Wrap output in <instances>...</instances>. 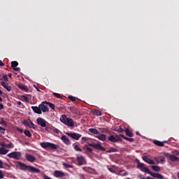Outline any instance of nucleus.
Returning a JSON list of instances; mask_svg holds the SVG:
<instances>
[{
  "label": "nucleus",
  "mask_w": 179,
  "mask_h": 179,
  "mask_svg": "<svg viewBox=\"0 0 179 179\" xmlns=\"http://www.w3.org/2000/svg\"><path fill=\"white\" fill-rule=\"evenodd\" d=\"M137 163V169H141V171H143V173H147L148 174H150L152 177L154 178H158V179H164V176L160 173H156L150 172V170L149 169L146 168V165L145 164L141 163L139 159L136 160Z\"/></svg>",
  "instance_id": "nucleus-1"
},
{
  "label": "nucleus",
  "mask_w": 179,
  "mask_h": 179,
  "mask_svg": "<svg viewBox=\"0 0 179 179\" xmlns=\"http://www.w3.org/2000/svg\"><path fill=\"white\" fill-rule=\"evenodd\" d=\"M3 101L2 97L0 96V102Z\"/></svg>",
  "instance_id": "nucleus-63"
},
{
  "label": "nucleus",
  "mask_w": 179,
  "mask_h": 179,
  "mask_svg": "<svg viewBox=\"0 0 179 179\" xmlns=\"http://www.w3.org/2000/svg\"><path fill=\"white\" fill-rule=\"evenodd\" d=\"M3 80H6V82H8V76L4 75V76H3Z\"/></svg>",
  "instance_id": "nucleus-48"
},
{
  "label": "nucleus",
  "mask_w": 179,
  "mask_h": 179,
  "mask_svg": "<svg viewBox=\"0 0 179 179\" xmlns=\"http://www.w3.org/2000/svg\"><path fill=\"white\" fill-rule=\"evenodd\" d=\"M94 115H99V116H101L103 114L101 113V111H100L99 110H95L94 111Z\"/></svg>",
  "instance_id": "nucleus-34"
},
{
  "label": "nucleus",
  "mask_w": 179,
  "mask_h": 179,
  "mask_svg": "<svg viewBox=\"0 0 179 179\" xmlns=\"http://www.w3.org/2000/svg\"><path fill=\"white\" fill-rule=\"evenodd\" d=\"M173 153H174V155H176L177 156H179V150H175Z\"/></svg>",
  "instance_id": "nucleus-46"
},
{
  "label": "nucleus",
  "mask_w": 179,
  "mask_h": 179,
  "mask_svg": "<svg viewBox=\"0 0 179 179\" xmlns=\"http://www.w3.org/2000/svg\"><path fill=\"white\" fill-rule=\"evenodd\" d=\"M63 166L64 167H65L66 169H73V166L69 164H66L65 162L63 163Z\"/></svg>",
  "instance_id": "nucleus-33"
},
{
  "label": "nucleus",
  "mask_w": 179,
  "mask_h": 179,
  "mask_svg": "<svg viewBox=\"0 0 179 179\" xmlns=\"http://www.w3.org/2000/svg\"><path fill=\"white\" fill-rule=\"evenodd\" d=\"M86 143H87L88 146H91L92 148H94V149H96V150H102V152H106V148L101 145V143H90V140L87 141Z\"/></svg>",
  "instance_id": "nucleus-5"
},
{
  "label": "nucleus",
  "mask_w": 179,
  "mask_h": 179,
  "mask_svg": "<svg viewBox=\"0 0 179 179\" xmlns=\"http://www.w3.org/2000/svg\"><path fill=\"white\" fill-rule=\"evenodd\" d=\"M3 148H7L8 149H13V148H15V145L12 143H10L8 144H3Z\"/></svg>",
  "instance_id": "nucleus-27"
},
{
  "label": "nucleus",
  "mask_w": 179,
  "mask_h": 179,
  "mask_svg": "<svg viewBox=\"0 0 179 179\" xmlns=\"http://www.w3.org/2000/svg\"><path fill=\"white\" fill-rule=\"evenodd\" d=\"M126 176H128V172H125L123 173V176L125 177Z\"/></svg>",
  "instance_id": "nucleus-58"
},
{
  "label": "nucleus",
  "mask_w": 179,
  "mask_h": 179,
  "mask_svg": "<svg viewBox=\"0 0 179 179\" xmlns=\"http://www.w3.org/2000/svg\"><path fill=\"white\" fill-rule=\"evenodd\" d=\"M142 159L144 162H145V163H148V164H156L155 161L153 159H149L148 156H143Z\"/></svg>",
  "instance_id": "nucleus-17"
},
{
  "label": "nucleus",
  "mask_w": 179,
  "mask_h": 179,
  "mask_svg": "<svg viewBox=\"0 0 179 179\" xmlns=\"http://www.w3.org/2000/svg\"><path fill=\"white\" fill-rule=\"evenodd\" d=\"M108 141H109L110 142H113V143H117V138H115V136H114L113 135L109 136L108 138Z\"/></svg>",
  "instance_id": "nucleus-23"
},
{
  "label": "nucleus",
  "mask_w": 179,
  "mask_h": 179,
  "mask_svg": "<svg viewBox=\"0 0 179 179\" xmlns=\"http://www.w3.org/2000/svg\"><path fill=\"white\" fill-rule=\"evenodd\" d=\"M4 176H3V172H2V171L0 170V179L3 178Z\"/></svg>",
  "instance_id": "nucleus-47"
},
{
  "label": "nucleus",
  "mask_w": 179,
  "mask_h": 179,
  "mask_svg": "<svg viewBox=\"0 0 179 179\" xmlns=\"http://www.w3.org/2000/svg\"><path fill=\"white\" fill-rule=\"evenodd\" d=\"M3 162L1 161V160H0V169H3Z\"/></svg>",
  "instance_id": "nucleus-50"
},
{
  "label": "nucleus",
  "mask_w": 179,
  "mask_h": 179,
  "mask_svg": "<svg viewBox=\"0 0 179 179\" xmlns=\"http://www.w3.org/2000/svg\"><path fill=\"white\" fill-rule=\"evenodd\" d=\"M0 133L2 134L3 135H5V130H1Z\"/></svg>",
  "instance_id": "nucleus-57"
},
{
  "label": "nucleus",
  "mask_w": 179,
  "mask_h": 179,
  "mask_svg": "<svg viewBox=\"0 0 179 179\" xmlns=\"http://www.w3.org/2000/svg\"><path fill=\"white\" fill-rule=\"evenodd\" d=\"M61 141H62V142L65 144V145H71V141H69V138H67L66 136L65 135H63L62 137H61Z\"/></svg>",
  "instance_id": "nucleus-18"
},
{
  "label": "nucleus",
  "mask_w": 179,
  "mask_h": 179,
  "mask_svg": "<svg viewBox=\"0 0 179 179\" xmlns=\"http://www.w3.org/2000/svg\"><path fill=\"white\" fill-rule=\"evenodd\" d=\"M18 87L20 89H21V90H24L25 92H27V90H29V88L27 87V86L23 85V84H20L18 85Z\"/></svg>",
  "instance_id": "nucleus-25"
},
{
  "label": "nucleus",
  "mask_w": 179,
  "mask_h": 179,
  "mask_svg": "<svg viewBox=\"0 0 179 179\" xmlns=\"http://www.w3.org/2000/svg\"><path fill=\"white\" fill-rule=\"evenodd\" d=\"M46 104L48 106H49V107H50V108H52V110H53V111H55V105H54V103H50V102H47Z\"/></svg>",
  "instance_id": "nucleus-31"
},
{
  "label": "nucleus",
  "mask_w": 179,
  "mask_h": 179,
  "mask_svg": "<svg viewBox=\"0 0 179 179\" xmlns=\"http://www.w3.org/2000/svg\"><path fill=\"white\" fill-rule=\"evenodd\" d=\"M124 136L123 134H120V135H115V138L117 141V142H120V141H122L121 138L124 139Z\"/></svg>",
  "instance_id": "nucleus-26"
},
{
  "label": "nucleus",
  "mask_w": 179,
  "mask_h": 179,
  "mask_svg": "<svg viewBox=\"0 0 179 179\" xmlns=\"http://www.w3.org/2000/svg\"><path fill=\"white\" fill-rule=\"evenodd\" d=\"M77 162L78 166H83V164H86V158L82 155H77Z\"/></svg>",
  "instance_id": "nucleus-10"
},
{
  "label": "nucleus",
  "mask_w": 179,
  "mask_h": 179,
  "mask_svg": "<svg viewBox=\"0 0 179 179\" xmlns=\"http://www.w3.org/2000/svg\"><path fill=\"white\" fill-rule=\"evenodd\" d=\"M24 134L28 138H31V133L29 130H24Z\"/></svg>",
  "instance_id": "nucleus-32"
},
{
  "label": "nucleus",
  "mask_w": 179,
  "mask_h": 179,
  "mask_svg": "<svg viewBox=\"0 0 179 179\" xmlns=\"http://www.w3.org/2000/svg\"><path fill=\"white\" fill-rule=\"evenodd\" d=\"M47 101H43L41 104H39V107L41 108V111L43 113H48L50 110L48 109V106H47Z\"/></svg>",
  "instance_id": "nucleus-9"
},
{
  "label": "nucleus",
  "mask_w": 179,
  "mask_h": 179,
  "mask_svg": "<svg viewBox=\"0 0 179 179\" xmlns=\"http://www.w3.org/2000/svg\"><path fill=\"white\" fill-rule=\"evenodd\" d=\"M80 177L81 179H86V178H85V176L83 175H80Z\"/></svg>",
  "instance_id": "nucleus-60"
},
{
  "label": "nucleus",
  "mask_w": 179,
  "mask_h": 179,
  "mask_svg": "<svg viewBox=\"0 0 179 179\" xmlns=\"http://www.w3.org/2000/svg\"><path fill=\"white\" fill-rule=\"evenodd\" d=\"M0 110H3V104L0 103Z\"/></svg>",
  "instance_id": "nucleus-54"
},
{
  "label": "nucleus",
  "mask_w": 179,
  "mask_h": 179,
  "mask_svg": "<svg viewBox=\"0 0 179 179\" xmlns=\"http://www.w3.org/2000/svg\"><path fill=\"white\" fill-rule=\"evenodd\" d=\"M1 125H4V127H6L8 125V123L5 122L4 120H1L0 122Z\"/></svg>",
  "instance_id": "nucleus-44"
},
{
  "label": "nucleus",
  "mask_w": 179,
  "mask_h": 179,
  "mask_svg": "<svg viewBox=\"0 0 179 179\" xmlns=\"http://www.w3.org/2000/svg\"><path fill=\"white\" fill-rule=\"evenodd\" d=\"M124 129H122V127H120L118 129H117V131L120 132V134H122V132H124Z\"/></svg>",
  "instance_id": "nucleus-45"
},
{
  "label": "nucleus",
  "mask_w": 179,
  "mask_h": 179,
  "mask_svg": "<svg viewBox=\"0 0 179 179\" xmlns=\"http://www.w3.org/2000/svg\"><path fill=\"white\" fill-rule=\"evenodd\" d=\"M17 106H22V103L20 101L17 102Z\"/></svg>",
  "instance_id": "nucleus-59"
},
{
  "label": "nucleus",
  "mask_w": 179,
  "mask_h": 179,
  "mask_svg": "<svg viewBox=\"0 0 179 179\" xmlns=\"http://www.w3.org/2000/svg\"><path fill=\"white\" fill-rule=\"evenodd\" d=\"M83 150H85L86 155H90V153H93V149L87 147V145H85L83 148Z\"/></svg>",
  "instance_id": "nucleus-20"
},
{
  "label": "nucleus",
  "mask_w": 179,
  "mask_h": 179,
  "mask_svg": "<svg viewBox=\"0 0 179 179\" xmlns=\"http://www.w3.org/2000/svg\"><path fill=\"white\" fill-rule=\"evenodd\" d=\"M17 163L20 170H22V171H30V173H41V171L40 169L31 166L30 165H27L26 164L20 162H16Z\"/></svg>",
  "instance_id": "nucleus-2"
},
{
  "label": "nucleus",
  "mask_w": 179,
  "mask_h": 179,
  "mask_svg": "<svg viewBox=\"0 0 179 179\" xmlns=\"http://www.w3.org/2000/svg\"><path fill=\"white\" fill-rule=\"evenodd\" d=\"M67 136L71 138V139H74L75 141H79L80 138H82V134L78 133H66Z\"/></svg>",
  "instance_id": "nucleus-8"
},
{
  "label": "nucleus",
  "mask_w": 179,
  "mask_h": 179,
  "mask_svg": "<svg viewBox=\"0 0 179 179\" xmlns=\"http://www.w3.org/2000/svg\"><path fill=\"white\" fill-rule=\"evenodd\" d=\"M89 132H91V134H94V135L100 134V131L99 130H97L96 129H94V128L89 129Z\"/></svg>",
  "instance_id": "nucleus-22"
},
{
  "label": "nucleus",
  "mask_w": 179,
  "mask_h": 179,
  "mask_svg": "<svg viewBox=\"0 0 179 179\" xmlns=\"http://www.w3.org/2000/svg\"><path fill=\"white\" fill-rule=\"evenodd\" d=\"M8 77H9V78H12V73H9V74H8Z\"/></svg>",
  "instance_id": "nucleus-62"
},
{
  "label": "nucleus",
  "mask_w": 179,
  "mask_h": 179,
  "mask_svg": "<svg viewBox=\"0 0 179 179\" xmlns=\"http://www.w3.org/2000/svg\"><path fill=\"white\" fill-rule=\"evenodd\" d=\"M96 138L102 142H106L107 141V136L106 134H100L96 136Z\"/></svg>",
  "instance_id": "nucleus-15"
},
{
  "label": "nucleus",
  "mask_w": 179,
  "mask_h": 179,
  "mask_svg": "<svg viewBox=\"0 0 179 179\" xmlns=\"http://www.w3.org/2000/svg\"><path fill=\"white\" fill-rule=\"evenodd\" d=\"M0 133L2 134L3 135H5V130H1Z\"/></svg>",
  "instance_id": "nucleus-56"
},
{
  "label": "nucleus",
  "mask_w": 179,
  "mask_h": 179,
  "mask_svg": "<svg viewBox=\"0 0 179 179\" xmlns=\"http://www.w3.org/2000/svg\"><path fill=\"white\" fill-rule=\"evenodd\" d=\"M74 150H76V152H82L81 148H80L79 145H74Z\"/></svg>",
  "instance_id": "nucleus-36"
},
{
  "label": "nucleus",
  "mask_w": 179,
  "mask_h": 179,
  "mask_svg": "<svg viewBox=\"0 0 179 179\" xmlns=\"http://www.w3.org/2000/svg\"><path fill=\"white\" fill-rule=\"evenodd\" d=\"M36 122L38 125L41 126L43 128H45L47 127V121L41 117H38L36 119Z\"/></svg>",
  "instance_id": "nucleus-11"
},
{
  "label": "nucleus",
  "mask_w": 179,
  "mask_h": 179,
  "mask_svg": "<svg viewBox=\"0 0 179 179\" xmlns=\"http://www.w3.org/2000/svg\"><path fill=\"white\" fill-rule=\"evenodd\" d=\"M69 100H71V101H76V97L73 96H69Z\"/></svg>",
  "instance_id": "nucleus-41"
},
{
  "label": "nucleus",
  "mask_w": 179,
  "mask_h": 179,
  "mask_svg": "<svg viewBox=\"0 0 179 179\" xmlns=\"http://www.w3.org/2000/svg\"><path fill=\"white\" fill-rule=\"evenodd\" d=\"M52 131H53V132H55V134H59V132H60L59 129H58L55 127H52Z\"/></svg>",
  "instance_id": "nucleus-38"
},
{
  "label": "nucleus",
  "mask_w": 179,
  "mask_h": 179,
  "mask_svg": "<svg viewBox=\"0 0 179 179\" xmlns=\"http://www.w3.org/2000/svg\"><path fill=\"white\" fill-rule=\"evenodd\" d=\"M108 170L110 171V173H115V171H114L113 168H108Z\"/></svg>",
  "instance_id": "nucleus-51"
},
{
  "label": "nucleus",
  "mask_w": 179,
  "mask_h": 179,
  "mask_svg": "<svg viewBox=\"0 0 179 179\" xmlns=\"http://www.w3.org/2000/svg\"><path fill=\"white\" fill-rule=\"evenodd\" d=\"M25 159L27 160V162H29L30 163H34V161L37 160L36 157H34L30 154L25 155Z\"/></svg>",
  "instance_id": "nucleus-13"
},
{
  "label": "nucleus",
  "mask_w": 179,
  "mask_h": 179,
  "mask_svg": "<svg viewBox=\"0 0 179 179\" xmlns=\"http://www.w3.org/2000/svg\"><path fill=\"white\" fill-rule=\"evenodd\" d=\"M23 125L25 127H28L29 128H32L33 129H36V124L31 122L30 119L24 120L22 122Z\"/></svg>",
  "instance_id": "nucleus-7"
},
{
  "label": "nucleus",
  "mask_w": 179,
  "mask_h": 179,
  "mask_svg": "<svg viewBox=\"0 0 179 179\" xmlns=\"http://www.w3.org/2000/svg\"><path fill=\"white\" fill-rule=\"evenodd\" d=\"M54 176L57 178H62V177H65V173L61 171H55Z\"/></svg>",
  "instance_id": "nucleus-14"
},
{
  "label": "nucleus",
  "mask_w": 179,
  "mask_h": 179,
  "mask_svg": "<svg viewBox=\"0 0 179 179\" xmlns=\"http://www.w3.org/2000/svg\"><path fill=\"white\" fill-rule=\"evenodd\" d=\"M164 156L166 157H169V159L171 162H179V157L175 156L174 155H171L169 153H165Z\"/></svg>",
  "instance_id": "nucleus-12"
},
{
  "label": "nucleus",
  "mask_w": 179,
  "mask_h": 179,
  "mask_svg": "<svg viewBox=\"0 0 179 179\" xmlns=\"http://www.w3.org/2000/svg\"><path fill=\"white\" fill-rule=\"evenodd\" d=\"M1 131H6V129L0 126V132H1Z\"/></svg>",
  "instance_id": "nucleus-55"
},
{
  "label": "nucleus",
  "mask_w": 179,
  "mask_h": 179,
  "mask_svg": "<svg viewBox=\"0 0 179 179\" xmlns=\"http://www.w3.org/2000/svg\"><path fill=\"white\" fill-rule=\"evenodd\" d=\"M117 150L116 148H110L107 152H108V153H113V152H117Z\"/></svg>",
  "instance_id": "nucleus-39"
},
{
  "label": "nucleus",
  "mask_w": 179,
  "mask_h": 179,
  "mask_svg": "<svg viewBox=\"0 0 179 179\" xmlns=\"http://www.w3.org/2000/svg\"><path fill=\"white\" fill-rule=\"evenodd\" d=\"M7 156L10 159H15V160H20V157H22V152L14 151L8 154Z\"/></svg>",
  "instance_id": "nucleus-6"
},
{
  "label": "nucleus",
  "mask_w": 179,
  "mask_h": 179,
  "mask_svg": "<svg viewBox=\"0 0 179 179\" xmlns=\"http://www.w3.org/2000/svg\"><path fill=\"white\" fill-rule=\"evenodd\" d=\"M22 99H24V100L25 101H27V103H29V97L27 96H25V95H23L22 96Z\"/></svg>",
  "instance_id": "nucleus-40"
},
{
  "label": "nucleus",
  "mask_w": 179,
  "mask_h": 179,
  "mask_svg": "<svg viewBox=\"0 0 179 179\" xmlns=\"http://www.w3.org/2000/svg\"><path fill=\"white\" fill-rule=\"evenodd\" d=\"M124 132L126 133L127 136H129V138H132V136H134V133L129 131V129H126Z\"/></svg>",
  "instance_id": "nucleus-24"
},
{
  "label": "nucleus",
  "mask_w": 179,
  "mask_h": 179,
  "mask_svg": "<svg viewBox=\"0 0 179 179\" xmlns=\"http://www.w3.org/2000/svg\"><path fill=\"white\" fill-rule=\"evenodd\" d=\"M9 152L8 150H6L3 148H0V155H6Z\"/></svg>",
  "instance_id": "nucleus-28"
},
{
  "label": "nucleus",
  "mask_w": 179,
  "mask_h": 179,
  "mask_svg": "<svg viewBox=\"0 0 179 179\" xmlns=\"http://www.w3.org/2000/svg\"><path fill=\"white\" fill-rule=\"evenodd\" d=\"M31 110L35 113L36 114H43L41 112V109L40 108V106H31Z\"/></svg>",
  "instance_id": "nucleus-19"
},
{
  "label": "nucleus",
  "mask_w": 179,
  "mask_h": 179,
  "mask_svg": "<svg viewBox=\"0 0 179 179\" xmlns=\"http://www.w3.org/2000/svg\"><path fill=\"white\" fill-rule=\"evenodd\" d=\"M0 66H5V64L2 62V60H0Z\"/></svg>",
  "instance_id": "nucleus-52"
},
{
  "label": "nucleus",
  "mask_w": 179,
  "mask_h": 179,
  "mask_svg": "<svg viewBox=\"0 0 179 179\" xmlns=\"http://www.w3.org/2000/svg\"><path fill=\"white\" fill-rule=\"evenodd\" d=\"M153 143L155 145H156L157 146L163 147V146H164V143H167V141L162 142V141H159L157 140H155V141H153Z\"/></svg>",
  "instance_id": "nucleus-21"
},
{
  "label": "nucleus",
  "mask_w": 179,
  "mask_h": 179,
  "mask_svg": "<svg viewBox=\"0 0 179 179\" xmlns=\"http://www.w3.org/2000/svg\"><path fill=\"white\" fill-rule=\"evenodd\" d=\"M151 168L154 170V171H160V167L157 166H151Z\"/></svg>",
  "instance_id": "nucleus-35"
},
{
  "label": "nucleus",
  "mask_w": 179,
  "mask_h": 179,
  "mask_svg": "<svg viewBox=\"0 0 179 179\" xmlns=\"http://www.w3.org/2000/svg\"><path fill=\"white\" fill-rule=\"evenodd\" d=\"M60 122L64 125H66L67 127L72 128L75 127V122H73V120L71 117H66V115H62L60 117Z\"/></svg>",
  "instance_id": "nucleus-3"
},
{
  "label": "nucleus",
  "mask_w": 179,
  "mask_h": 179,
  "mask_svg": "<svg viewBox=\"0 0 179 179\" xmlns=\"http://www.w3.org/2000/svg\"><path fill=\"white\" fill-rule=\"evenodd\" d=\"M123 139H124L125 141H127L128 142H131V143L134 142V138H129L128 137H125V136Z\"/></svg>",
  "instance_id": "nucleus-37"
},
{
  "label": "nucleus",
  "mask_w": 179,
  "mask_h": 179,
  "mask_svg": "<svg viewBox=\"0 0 179 179\" xmlns=\"http://www.w3.org/2000/svg\"><path fill=\"white\" fill-rule=\"evenodd\" d=\"M1 85L7 92H10L12 90V87L9 86V83L2 81Z\"/></svg>",
  "instance_id": "nucleus-16"
},
{
  "label": "nucleus",
  "mask_w": 179,
  "mask_h": 179,
  "mask_svg": "<svg viewBox=\"0 0 179 179\" xmlns=\"http://www.w3.org/2000/svg\"><path fill=\"white\" fill-rule=\"evenodd\" d=\"M17 130L19 131V132H23V129H20V128H17Z\"/></svg>",
  "instance_id": "nucleus-53"
},
{
  "label": "nucleus",
  "mask_w": 179,
  "mask_h": 179,
  "mask_svg": "<svg viewBox=\"0 0 179 179\" xmlns=\"http://www.w3.org/2000/svg\"><path fill=\"white\" fill-rule=\"evenodd\" d=\"M82 141H84V142H87V141H91L90 138L87 137H82Z\"/></svg>",
  "instance_id": "nucleus-42"
},
{
  "label": "nucleus",
  "mask_w": 179,
  "mask_h": 179,
  "mask_svg": "<svg viewBox=\"0 0 179 179\" xmlns=\"http://www.w3.org/2000/svg\"><path fill=\"white\" fill-rule=\"evenodd\" d=\"M17 65H19V63L17 62L16 61L11 62V68H13V69H15V68H16Z\"/></svg>",
  "instance_id": "nucleus-30"
},
{
  "label": "nucleus",
  "mask_w": 179,
  "mask_h": 179,
  "mask_svg": "<svg viewBox=\"0 0 179 179\" xmlns=\"http://www.w3.org/2000/svg\"><path fill=\"white\" fill-rule=\"evenodd\" d=\"M14 71H16L17 72H19L20 71V67H15L13 69Z\"/></svg>",
  "instance_id": "nucleus-49"
},
{
  "label": "nucleus",
  "mask_w": 179,
  "mask_h": 179,
  "mask_svg": "<svg viewBox=\"0 0 179 179\" xmlns=\"http://www.w3.org/2000/svg\"><path fill=\"white\" fill-rule=\"evenodd\" d=\"M41 146L43 148V149H51L52 150H57V149H58V145L48 142L41 143Z\"/></svg>",
  "instance_id": "nucleus-4"
},
{
  "label": "nucleus",
  "mask_w": 179,
  "mask_h": 179,
  "mask_svg": "<svg viewBox=\"0 0 179 179\" xmlns=\"http://www.w3.org/2000/svg\"><path fill=\"white\" fill-rule=\"evenodd\" d=\"M101 132H107V129H103L101 131Z\"/></svg>",
  "instance_id": "nucleus-61"
},
{
  "label": "nucleus",
  "mask_w": 179,
  "mask_h": 179,
  "mask_svg": "<svg viewBox=\"0 0 179 179\" xmlns=\"http://www.w3.org/2000/svg\"><path fill=\"white\" fill-rule=\"evenodd\" d=\"M155 159L158 163H164V162H166V158L164 157H162V158L155 157Z\"/></svg>",
  "instance_id": "nucleus-29"
},
{
  "label": "nucleus",
  "mask_w": 179,
  "mask_h": 179,
  "mask_svg": "<svg viewBox=\"0 0 179 179\" xmlns=\"http://www.w3.org/2000/svg\"><path fill=\"white\" fill-rule=\"evenodd\" d=\"M177 177L179 179V173H177Z\"/></svg>",
  "instance_id": "nucleus-64"
},
{
  "label": "nucleus",
  "mask_w": 179,
  "mask_h": 179,
  "mask_svg": "<svg viewBox=\"0 0 179 179\" xmlns=\"http://www.w3.org/2000/svg\"><path fill=\"white\" fill-rule=\"evenodd\" d=\"M53 95L55 96V97H57V99H61V94H58V93H53Z\"/></svg>",
  "instance_id": "nucleus-43"
}]
</instances>
